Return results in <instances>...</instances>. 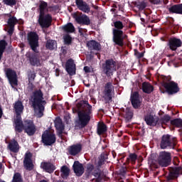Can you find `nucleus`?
I'll use <instances>...</instances> for the list:
<instances>
[{
    "mask_svg": "<svg viewBox=\"0 0 182 182\" xmlns=\"http://www.w3.org/2000/svg\"><path fill=\"white\" fill-rule=\"evenodd\" d=\"M1 167H2V165L0 164V168H1Z\"/></svg>",
    "mask_w": 182,
    "mask_h": 182,
    "instance_id": "5fc2aeb1",
    "label": "nucleus"
},
{
    "mask_svg": "<svg viewBox=\"0 0 182 182\" xmlns=\"http://www.w3.org/2000/svg\"><path fill=\"white\" fill-rule=\"evenodd\" d=\"M5 5H9L10 6H14L15 4H16V1H4Z\"/></svg>",
    "mask_w": 182,
    "mask_h": 182,
    "instance_id": "49530a36",
    "label": "nucleus"
},
{
    "mask_svg": "<svg viewBox=\"0 0 182 182\" xmlns=\"http://www.w3.org/2000/svg\"><path fill=\"white\" fill-rule=\"evenodd\" d=\"M114 70H116V63L113 60H107L104 66V73L107 76H112Z\"/></svg>",
    "mask_w": 182,
    "mask_h": 182,
    "instance_id": "1a4fd4ad",
    "label": "nucleus"
},
{
    "mask_svg": "<svg viewBox=\"0 0 182 182\" xmlns=\"http://www.w3.org/2000/svg\"><path fill=\"white\" fill-rule=\"evenodd\" d=\"M114 42L119 46H123V39L126 38V36H123V31L118 29H114Z\"/></svg>",
    "mask_w": 182,
    "mask_h": 182,
    "instance_id": "9d476101",
    "label": "nucleus"
},
{
    "mask_svg": "<svg viewBox=\"0 0 182 182\" xmlns=\"http://www.w3.org/2000/svg\"><path fill=\"white\" fill-rule=\"evenodd\" d=\"M76 21L78 23H82L83 25H90V19L86 15H82L77 17Z\"/></svg>",
    "mask_w": 182,
    "mask_h": 182,
    "instance_id": "5701e85b",
    "label": "nucleus"
},
{
    "mask_svg": "<svg viewBox=\"0 0 182 182\" xmlns=\"http://www.w3.org/2000/svg\"><path fill=\"white\" fill-rule=\"evenodd\" d=\"M13 182H22V178H21V174L15 173L14 176Z\"/></svg>",
    "mask_w": 182,
    "mask_h": 182,
    "instance_id": "a19ab883",
    "label": "nucleus"
},
{
    "mask_svg": "<svg viewBox=\"0 0 182 182\" xmlns=\"http://www.w3.org/2000/svg\"><path fill=\"white\" fill-rule=\"evenodd\" d=\"M171 124L173 126H176V127H181L182 126V119H176L171 121Z\"/></svg>",
    "mask_w": 182,
    "mask_h": 182,
    "instance_id": "4c0bfd02",
    "label": "nucleus"
},
{
    "mask_svg": "<svg viewBox=\"0 0 182 182\" xmlns=\"http://www.w3.org/2000/svg\"><path fill=\"white\" fill-rule=\"evenodd\" d=\"M107 131V127H106V124H105L102 122H100L98 124L97 134L100 136V134H103L104 133H106Z\"/></svg>",
    "mask_w": 182,
    "mask_h": 182,
    "instance_id": "c756f323",
    "label": "nucleus"
},
{
    "mask_svg": "<svg viewBox=\"0 0 182 182\" xmlns=\"http://www.w3.org/2000/svg\"><path fill=\"white\" fill-rule=\"evenodd\" d=\"M131 102L134 109H139L141 106V98L139 96L138 92H134L131 95Z\"/></svg>",
    "mask_w": 182,
    "mask_h": 182,
    "instance_id": "2eb2a0df",
    "label": "nucleus"
},
{
    "mask_svg": "<svg viewBox=\"0 0 182 182\" xmlns=\"http://www.w3.org/2000/svg\"><path fill=\"white\" fill-rule=\"evenodd\" d=\"M145 122L148 126H156L157 124V119L154 118L153 115H147L145 117Z\"/></svg>",
    "mask_w": 182,
    "mask_h": 182,
    "instance_id": "a878e982",
    "label": "nucleus"
},
{
    "mask_svg": "<svg viewBox=\"0 0 182 182\" xmlns=\"http://www.w3.org/2000/svg\"><path fill=\"white\" fill-rule=\"evenodd\" d=\"M64 42L66 44L70 43V42H72V37H70L69 35H65L64 36Z\"/></svg>",
    "mask_w": 182,
    "mask_h": 182,
    "instance_id": "37998d69",
    "label": "nucleus"
},
{
    "mask_svg": "<svg viewBox=\"0 0 182 182\" xmlns=\"http://www.w3.org/2000/svg\"><path fill=\"white\" fill-rule=\"evenodd\" d=\"M163 86L164 87H165V89H166L168 93H170V95L177 93V92L180 90L178 88V85L174 82H170L169 83L164 82Z\"/></svg>",
    "mask_w": 182,
    "mask_h": 182,
    "instance_id": "9b49d317",
    "label": "nucleus"
},
{
    "mask_svg": "<svg viewBox=\"0 0 182 182\" xmlns=\"http://www.w3.org/2000/svg\"><path fill=\"white\" fill-rule=\"evenodd\" d=\"M112 90H113V87L112 86V84L110 83L107 84L104 90V95H103V99L105 100V102L106 103L112 100Z\"/></svg>",
    "mask_w": 182,
    "mask_h": 182,
    "instance_id": "4468645a",
    "label": "nucleus"
},
{
    "mask_svg": "<svg viewBox=\"0 0 182 182\" xmlns=\"http://www.w3.org/2000/svg\"><path fill=\"white\" fill-rule=\"evenodd\" d=\"M2 117V109L0 107V118Z\"/></svg>",
    "mask_w": 182,
    "mask_h": 182,
    "instance_id": "864d4df0",
    "label": "nucleus"
},
{
    "mask_svg": "<svg viewBox=\"0 0 182 182\" xmlns=\"http://www.w3.org/2000/svg\"><path fill=\"white\" fill-rule=\"evenodd\" d=\"M179 174H180V168H173L171 173H169V178L171 179L177 178Z\"/></svg>",
    "mask_w": 182,
    "mask_h": 182,
    "instance_id": "473e14b6",
    "label": "nucleus"
},
{
    "mask_svg": "<svg viewBox=\"0 0 182 182\" xmlns=\"http://www.w3.org/2000/svg\"><path fill=\"white\" fill-rule=\"evenodd\" d=\"M135 55L136 56V58H143L144 54L143 53H139L137 51H135Z\"/></svg>",
    "mask_w": 182,
    "mask_h": 182,
    "instance_id": "09e8293b",
    "label": "nucleus"
},
{
    "mask_svg": "<svg viewBox=\"0 0 182 182\" xmlns=\"http://www.w3.org/2000/svg\"><path fill=\"white\" fill-rule=\"evenodd\" d=\"M129 159L131 160V161L132 163H134V161H136V160H137V155L134 154H131L129 155Z\"/></svg>",
    "mask_w": 182,
    "mask_h": 182,
    "instance_id": "a18cd8bd",
    "label": "nucleus"
},
{
    "mask_svg": "<svg viewBox=\"0 0 182 182\" xmlns=\"http://www.w3.org/2000/svg\"><path fill=\"white\" fill-rule=\"evenodd\" d=\"M171 118L170 117V116L168 115H165L161 119H160V123H161L162 124H166L167 123H168V122H170V119Z\"/></svg>",
    "mask_w": 182,
    "mask_h": 182,
    "instance_id": "ea45409f",
    "label": "nucleus"
},
{
    "mask_svg": "<svg viewBox=\"0 0 182 182\" xmlns=\"http://www.w3.org/2000/svg\"><path fill=\"white\" fill-rule=\"evenodd\" d=\"M76 1H82V0H76Z\"/></svg>",
    "mask_w": 182,
    "mask_h": 182,
    "instance_id": "6e6d98bb",
    "label": "nucleus"
},
{
    "mask_svg": "<svg viewBox=\"0 0 182 182\" xmlns=\"http://www.w3.org/2000/svg\"><path fill=\"white\" fill-rule=\"evenodd\" d=\"M176 146V139L171 137L170 135L166 134L162 136L161 142V149H167V147H174Z\"/></svg>",
    "mask_w": 182,
    "mask_h": 182,
    "instance_id": "6e6552de",
    "label": "nucleus"
},
{
    "mask_svg": "<svg viewBox=\"0 0 182 182\" xmlns=\"http://www.w3.org/2000/svg\"><path fill=\"white\" fill-rule=\"evenodd\" d=\"M27 58H28L29 62L32 66H41V60L39 59V55L37 54H31L28 55L26 54Z\"/></svg>",
    "mask_w": 182,
    "mask_h": 182,
    "instance_id": "a211bd4d",
    "label": "nucleus"
},
{
    "mask_svg": "<svg viewBox=\"0 0 182 182\" xmlns=\"http://www.w3.org/2000/svg\"><path fill=\"white\" fill-rule=\"evenodd\" d=\"M60 171L61 177H63V178H65L66 177H68V176H69V173H70V169H69L68 166H63L61 167Z\"/></svg>",
    "mask_w": 182,
    "mask_h": 182,
    "instance_id": "2f4dec72",
    "label": "nucleus"
},
{
    "mask_svg": "<svg viewBox=\"0 0 182 182\" xmlns=\"http://www.w3.org/2000/svg\"><path fill=\"white\" fill-rule=\"evenodd\" d=\"M24 130L28 136L35 134V132H36L35 125H33V122L32 121H26L24 122Z\"/></svg>",
    "mask_w": 182,
    "mask_h": 182,
    "instance_id": "dca6fc26",
    "label": "nucleus"
},
{
    "mask_svg": "<svg viewBox=\"0 0 182 182\" xmlns=\"http://www.w3.org/2000/svg\"><path fill=\"white\" fill-rule=\"evenodd\" d=\"M142 90L144 93H151L154 90L153 85H151L149 82H144L142 84Z\"/></svg>",
    "mask_w": 182,
    "mask_h": 182,
    "instance_id": "c85d7f7f",
    "label": "nucleus"
},
{
    "mask_svg": "<svg viewBox=\"0 0 182 182\" xmlns=\"http://www.w3.org/2000/svg\"><path fill=\"white\" fill-rule=\"evenodd\" d=\"M28 43L33 52H38V50H36V48L39 46V36H38V34L36 33L31 32L28 34Z\"/></svg>",
    "mask_w": 182,
    "mask_h": 182,
    "instance_id": "39448f33",
    "label": "nucleus"
},
{
    "mask_svg": "<svg viewBox=\"0 0 182 182\" xmlns=\"http://www.w3.org/2000/svg\"><path fill=\"white\" fill-rule=\"evenodd\" d=\"M76 5L77 6H78L80 11H82V12H85L87 14H88V12H90V8L87 5V4H86V2L83 1H77Z\"/></svg>",
    "mask_w": 182,
    "mask_h": 182,
    "instance_id": "412c9836",
    "label": "nucleus"
},
{
    "mask_svg": "<svg viewBox=\"0 0 182 182\" xmlns=\"http://www.w3.org/2000/svg\"><path fill=\"white\" fill-rule=\"evenodd\" d=\"M81 150H82V146H80V144L73 145L70 147L69 153L73 156H76V154H77L78 153H80Z\"/></svg>",
    "mask_w": 182,
    "mask_h": 182,
    "instance_id": "b1692460",
    "label": "nucleus"
},
{
    "mask_svg": "<svg viewBox=\"0 0 182 182\" xmlns=\"http://www.w3.org/2000/svg\"><path fill=\"white\" fill-rule=\"evenodd\" d=\"M171 161V156L170 153L162 151L159 153V156L158 158V163L161 167H167Z\"/></svg>",
    "mask_w": 182,
    "mask_h": 182,
    "instance_id": "423d86ee",
    "label": "nucleus"
},
{
    "mask_svg": "<svg viewBox=\"0 0 182 182\" xmlns=\"http://www.w3.org/2000/svg\"><path fill=\"white\" fill-rule=\"evenodd\" d=\"M6 75L11 86H16V85H18V79L16 77V73H15V71L11 69H7L6 70Z\"/></svg>",
    "mask_w": 182,
    "mask_h": 182,
    "instance_id": "f8f14e48",
    "label": "nucleus"
},
{
    "mask_svg": "<svg viewBox=\"0 0 182 182\" xmlns=\"http://www.w3.org/2000/svg\"><path fill=\"white\" fill-rule=\"evenodd\" d=\"M87 46L90 49H94L95 50H100V44L95 41H88L87 43Z\"/></svg>",
    "mask_w": 182,
    "mask_h": 182,
    "instance_id": "cd10ccee",
    "label": "nucleus"
},
{
    "mask_svg": "<svg viewBox=\"0 0 182 182\" xmlns=\"http://www.w3.org/2000/svg\"><path fill=\"white\" fill-rule=\"evenodd\" d=\"M6 47V42L5 41H0V60L2 58V55L4 54V51L5 50V48Z\"/></svg>",
    "mask_w": 182,
    "mask_h": 182,
    "instance_id": "c9c22d12",
    "label": "nucleus"
},
{
    "mask_svg": "<svg viewBox=\"0 0 182 182\" xmlns=\"http://www.w3.org/2000/svg\"><path fill=\"white\" fill-rule=\"evenodd\" d=\"M74 173H75L76 176H80L83 173H85V168H83V165L80 164L79 161H76L74 162L73 166Z\"/></svg>",
    "mask_w": 182,
    "mask_h": 182,
    "instance_id": "6ab92c4d",
    "label": "nucleus"
},
{
    "mask_svg": "<svg viewBox=\"0 0 182 182\" xmlns=\"http://www.w3.org/2000/svg\"><path fill=\"white\" fill-rule=\"evenodd\" d=\"M66 70L70 75H75L76 73V65L72 59L68 60L66 63Z\"/></svg>",
    "mask_w": 182,
    "mask_h": 182,
    "instance_id": "f3484780",
    "label": "nucleus"
},
{
    "mask_svg": "<svg viewBox=\"0 0 182 182\" xmlns=\"http://www.w3.org/2000/svg\"><path fill=\"white\" fill-rule=\"evenodd\" d=\"M31 102L36 116H37V117H42L43 116V110H45L46 101L43 100V93H42L41 90H36L33 92L31 97Z\"/></svg>",
    "mask_w": 182,
    "mask_h": 182,
    "instance_id": "f03ea898",
    "label": "nucleus"
},
{
    "mask_svg": "<svg viewBox=\"0 0 182 182\" xmlns=\"http://www.w3.org/2000/svg\"><path fill=\"white\" fill-rule=\"evenodd\" d=\"M55 129H57V132L60 136L62 133H63V130L65 129V127L63 126V124L62 123V119L60 118H56L55 120Z\"/></svg>",
    "mask_w": 182,
    "mask_h": 182,
    "instance_id": "4be33fe9",
    "label": "nucleus"
},
{
    "mask_svg": "<svg viewBox=\"0 0 182 182\" xmlns=\"http://www.w3.org/2000/svg\"><path fill=\"white\" fill-rule=\"evenodd\" d=\"M78 124L80 127H85L90 120V113H92V106L87 102L80 101L77 105Z\"/></svg>",
    "mask_w": 182,
    "mask_h": 182,
    "instance_id": "f257e3e1",
    "label": "nucleus"
},
{
    "mask_svg": "<svg viewBox=\"0 0 182 182\" xmlns=\"http://www.w3.org/2000/svg\"><path fill=\"white\" fill-rule=\"evenodd\" d=\"M41 167L47 173H53L55 171V166L50 163H43L41 164Z\"/></svg>",
    "mask_w": 182,
    "mask_h": 182,
    "instance_id": "393cba45",
    "label": "nucleus"
},
{
    "mask_svg": "<svg viewBox=\"0 0 182 182\" xmlns=\"http://www.w3.org/2000/svg\"><path fill=\"white\" fill-rule=\"evenodd\" d=\"M14 109L17 114L15 119L16 130L17 132H22L23 129V124L21 120V114L23 112V105L21 101H18L14 104Z\"/></svg>",
    "mask_w": 182,
    "mask_h": 182,
    "instance_id": "20e7f679",
    "label": "nucleus"
},
{
    "mask_svg": "<svg viewBox=\"0 0 182 182\" xmlns=\"http://www.w3.org/2000/svg\"><path fill=\"white\" fill-rule=\"evenodd\" d=\"M84 70L85 73H89L90 72V68L85 66L84 67Z\"/></svg>",
    "mask_w": 182,
    "mask_h": 182,
    "instance_id": "3c124183",
    "label": "nucleus"
},
{
    "mask_svg": "<svg viewBox=\"0 0 182 182\" xmlns=\"http://www.w3.org/2000/svg\"><path fill=\"white\" fill-rule=\"evenodd\" d=\"M23 164L26 170H33V162L32 161V154L26 152L24 157Z\"/></svg>",
    "mask_w": 182,
    "mask_h": 182,
    "instance_id": "ddd939ff",
    "label": "nucleus"
},
{
    "mask_svg": "<svg viewBox=\"0 0 182 182\" xmlns=\"http://www.w3.org/2000/svg\"><path fill=\"white\" fill-rule=\"evenodd\" d=\"M18 22V20L15 17H11L8 21V25L9 26H13L14 27L15 25H16Z\"/></svg>",
    "mask_w": 182,
    "mask_h": 182,
    "instance_id": "58836bf2",
    "label": "nucleus"
},
{
    "mask_svg": "<svg viewBox=\"0 0 182 182\" xmlns=\"http://www.w3.org/2000/svg\"><path fill=\"white\" fill-rule=\"evenodd\" d=\"M151 3L154 4V5H159V4H160V1H152Z\"/></svg>",
    "mask_w": 182,
    "mask_h": 182,
    "instance_id": "603ef678",
    "label": "nucleus"
},
{
    "mask_svg": "<svg viewBox=\"0 0 182 182\" xmlns=\"http://www.w3.org/2000/svg\"><path fill=\"white\" fill-rule=\"evenodd\" d=\"M42 141L46 146H50L56 141V137L52 132L46 130L42 135Z\"/></svg>",
    "mask_w": 182,
    "mask_h": 182,
    "instance_id": "0eeeda50",
    "label": "nucleus"
},
{
    "mask_svg": "<svg viewBox=\"0 0 182 182\" xmlns=\"http://www.w3.org/2000/svg\"><path fill=\"white\" fill-rule=\"evenodd\" d=\"M46 48L51 50L56 48V41L54 40H48L46 43Z\"/></svg>",
    "mask_w": 182,
    "mask_h": 182,
    "instance_id": "f704fd0d",
    "label": "nucleus"
},
{
    "mask_svg": "<svg viewBox=\"0 0 182 182\" xmlns=\"http://www.w3.org/2000/svg\"><path fill=\"white\" fill-rule=\"evenodd\" d=\"M181 39H178L176 38H171L169 40V48L170 49H171V50H176V49H177V48H180V46H181Z\"/></svg>",
    "mask_w": 182,
    "mask_h": 182,
    "instance_id": "aec40b11",
    "label": "nucleus"
},
{
    "mask_svg": "<svg viewBox=\"0 0 182 182\" xmlns=\"http://www.w3.org/2000/svg\"><path fill=\"white\" fill-rule=\"evenodd\" d=\"M93 168H95L93 165H92L90 164H87V173H92V171H93Z\"/></svg>",
    "mask_w": 182,
    "mask_h": 182,
    "instance_id": "de8ad7c7",
    "label": "nucleus"
},
{
    "mask_svg": "<svg viewBox=\"0 0 182 182\" xmlns=\"http://www.w3.org/2000/svg\"><path fill=\"white\" fill-rule=\"evenodd\" d=\"M35 77H36V75H35V73H31L28 75V80H29V83H32V82H33V80H35Z\"/></svg>",
    "mask_w": 182,
    "mask_h": 182,
    "instance_id": "c03bdc74",
    "label": "nucleus"
},
{
    "mask_svg": "<svg viewBox=\"0 0 182 182\" xmlns=\"http://www.w3.org/2000/svg\"><path fill=\"white\" fill-rule=\"evenodd\" d=\"M9 149L11 151H13V153H18V151H19V144H18L16 141L12 140L9 144Z\"/></svg>",
    "mask_w": 182,
    "mask_h": 182,
    "instance_id": "bb28decb",
    "label": "nucleus"
},
{
    "mask_svg": "<svg viewBox=\"0 0 182 182\" xmlns=\"http://www.w3.org/2000/svg\"><path fill=\"white\" fill-rule=\"evenodd\" d=\"M48 4L42 1L40 4V17L38 22L41 28H49L52 23V16L49 14H46L45 12L48 11Z\"/></svg>",
    "mask_w": 182,
    "mask_h": 182,
    "instance_id": "7ed1b4c3",
    "label": "nucleus"
},
{
    "mask_svg": "<svg viewBox=\"0 0 182 182\" xmlns=\"http://www.w3.org/2000/svg\"><path fill=\"white\" fill-rule=\"evenodd\" d=\"M134 5H135V6H136V8L139 9H144L146 8V4L144 1H135L134 2Z\"/></svg>",
    "mask_w": 182,
    "mask_h": 182,
    "instance_id": "e433bc0d",
    "label": "nucleus"
},
{
    "mask_svg": "<svg viewBox=\"0 0 182 182\" xmlns=\"http://www.w3.org/2000/svg\"><path fill=\"white\" fill-rule=\"evenodd\" d=\"M114 25L117 29H123V23L121 21H116Z\"/></svg>",
    "mask_w": 182,
    "mask_h": 182,
    "instance_id": "79ce46f5",
    "label": "nucleus"
},
{
    "mask_svg": "<svg viewBox=\"0 0 182 182\" xmlns=\"http://www.w3.org/2000/svg\"><path fill=\"white\" fill-rule=\"evenodd\" d=\"M63 29H64L65 32H70V33H72L73 32H75V27L73 26V24H72L71 23L64 26L63 27Z\"/></svg>",
    "mask_w": 182,
    "mask_h": 182,
    "instance_id": "72a5a7b5",
    "label": "nucleus"
},
{
    "mask_svg": "<svg viewBox=\"0 0 182 182\" xmlns=\"http://www.w3.org/2000/svg\"><path fill=\"white\" fill-rule=\"evenodd\" d=\"M169 11L173 14H179L182 15V4L173 6L169 9Z\"/></svg>",
    "mask_w": 182,
    "mask_h": 182,
    "instance_id": "7c9ffc66",
    "label": "nucleus"
},
{
    "mask_svg": "<svg viewBox=\"0 0 182 182\" xmlns=\"http://www.w3.org/2000/svg\"><path fill=\"white\" fill-rule=\"evenodd\" d=\"M14 26H9V29L8 31L9 35H12L14 33Z\"/></svg>",
    "mask_w": 182,
    "mask_h": 182,
    "instance_id": "8fccbe9b",
    "label": "nucleus"
}]
</instances>
